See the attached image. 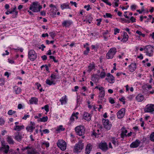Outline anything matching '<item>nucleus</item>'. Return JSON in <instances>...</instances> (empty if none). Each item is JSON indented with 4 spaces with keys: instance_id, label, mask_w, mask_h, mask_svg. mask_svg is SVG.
<instances>
[{
    "instance_id": "1",
    "label": "nucleus",
    "mask_w": 154,
    "mask_h": 154,
    "mask_svg": "<svg viewBox=\"0 0 154 154\" xmlns=\"http://www.w3.org/2000/svg\"><path fill=\"white\" fill-rule=\"evenodd\" d=\"M26 150L27 154H39V152L36 150L33 146H31L30 144L28 145V146L23 147L21 149L23 151Z\"/></svg>"
},
{
    "instance_id": "2",
    "label": "nucleus",
    "mask_w": 154,
    "mask_h": 154,
    "mask_svg": "<svg viewBox=\"0 0 154 154\" xmlns=\"http://www.w3.org/2000/svg\"><path fill=\"white\" fill-rule=\"evenodd\" d=\"M84 144L81 140H79L74 146L73 151L74 153H78L81 152L84 147Z\"/></svg>"
},
{
    "instance_id": "3",
    "label": "nucleus",
    "mask_w": 154,
    "mask_h": 154,
    "mask_svg": "<svg viewBox=\"0 0 154 154\" xmlns=\"http://www.w3.org/2000/svg\"><path fill=\"white\" fill-rule=\"evenodd\" d=\"M38 2H33L30 5L29 9L35 12H39L42 8V6L39 5H38Z\"/></svg>"
},
{
    "instance_id": "4",
    "label": "nucleus",
    "mask_w": 154,
    "mask_h": 154,
    "mask_svg": "<svg viewBox=\"0 0 154 154\" xmlns=\"http://www.w3.org/2000/svg\"><path fill=\"white\" fill-rule=\"evenodd\" d=\"M75 131L77 135L79 136H82V138H84L85 136H83L85 133V128L83 126H77L75 128Z\"/></svg>"
},
{
    "instance_id": "5",
    "label": "nucleus",
    "mask_w": 154,
    "mask_h": 154,
    "mask_svg": "<svg viewBox=\"0 0 154 154\" xmlns=\"http://www.w3.org/2000/svg\"><path fill=\"white\" fill-rule=\"evenodd\" d=\"M117 52L116 48H112L110 49L106 55V57L108 59H112L114 56Z\"/></svg>"
},
{
    "instance_id": "6",
    "label": "nucleus",
    "mask_w": 154,
    "mask_h": 154,
    "mask_svg": "<svg viewBox=\"0 0 154 154\" xmlns=\"http://www.w3.org/2000/svg\"><path fill=\"white\" fill-rule=\"evenodd\" d=\"M153 47L150 45L146 46L144 48L146 55L149 57H152L153 55Z\"/></svg>"
},
{
    "instance_id": "7",
    "label": "nucleus",
    "mask_w": 154,
    "mask_h": 154,
    "mask_svg": "<svg viewBox=\"0 0 154 154\" xmlns=\"http://www.w3.org/2000/svg\"><path fill=\"white\" fill-rule=\"evenodd\" d=\"M99 90L100 92L98 97L100 100H102V101H101V103H102L104 102H106V99L104 98L105 95L104 88L102 87H100L99 88Z\"/></svg>"
},
{
    "instance_id": "8",
    "label": "nucleus",
    "mask_w": 154,
    "mask_h": 154,
    "mask_svg": "<svg viewBox=\"0 0 154 154\" xmlns=\"http://www.w3.org/2000/svg\"><path fill=\"white\" fill-rule=\"evenodd\" d=\"M57 146L62 151L66 149V144L63 140H59L57 143Z\"/></svg>"
},
{
    "instance_id": "9",
    "label": "nucleus",
    "mask_w": 154,
    "mask_h": 154,
    "mask_svg": "<svg viewBox=\"0 0 154 154\" xmlns=\"http://www.w3.org/2000/svg\"><path fill=\"white\" fill-rule=\"evenodd\" d=\"M28 55L29 58L31 61H34L37 58L36 54L33 50H30L28 52Z\"/></svg>"
},
{
    "instance_id": "10",
    "label": "nucleus",
    "mask_w": 154,
    "mask_h": 154,
    "mask_svg": "<svg viewBox=\"0 0 154 154\" xmlns=\"http://www.w3.org/2000/svg\"><path fill=\"white\" fill-rule=\"evenodd\" d=\"M145 112H152L154 111V104H149L147 105L144 109Z\"/></svg>"
},
{
    "instance_id": "11",
    "label": "nucleus",
    "mask_w": 154,
    "mask_h": 154,
    "mask_svg": "<svg viewBox=\"0 0 154 154\" xmlns=\"http://www.w3.org/2000/svg\"><path fill=\"white\" fill-rule=\"evenodd\" d=\"M99 147L104 152H106L108 149L107 143L104 141H101L100 142L99 145Z\"/></svg>"
},
{
    "instance_id": "12",
    "label": "nucleus",
    "mask_w": 154,
    "mask_h": 154,
    "mask_svg": "<svg viewBox=\"0 0 154 154\" xmlns=\"http://www.w3.org/2000/svg\"><path fill=\"white\" fill-rule=\"evenodd\" d=\"M35 123L34 122H31L29 125L26 127V130L28 132L32 133L33 130L35 129Z\"/></svg>"
},
{
    "instance_id": "13",
    "label": "nucleus",
    "mask_w": 154,
    "mask_h": 154,
    "mask_svg": "<svg viewBox=\"0 0 154 154\" xmlns=\"http://www.w3.org/2000/svg\"><path fill=\"white\" fill-rule=\"evenodd\" d=\"M102 122L104 128L107 130H110L112 127V125L109 123V120L103 119Z\"/></svg>"
},
{
    "instance_id": "14",
    "label": "nucleus",
    "mask_w": 154,
    "mask_h": 154,
    "mask_svg": "<svg viewBox=\"0 0 154 154\" xmlns=\"http://www.w3.org/2000/svg\"><path fill=\"white\" fill-rule=\"evenodd\" d=\"M14 135V139L18 142H20L23 138L20 132L19 131H17L15 133Z\"/></svg>"
},
{
    "instance_id": "15",
    "label": "nucleus",
    "mask_w": 154,
    "mask_h": 154,
    "mask_svg": "<svg viewBox=\"0 0 154 154\" xmlns=\"http://www.w3.org/2000/svg\"><path fill=\"white\" fill-rule=\"evenodd\" d=\"M125 113V109L122 108L117 113V116L119 119H121L124 116Z\"/></svg>"
},
{
    "instance_id": "16",
    "label": "nucleus",
    "mask_w": 154,
    "mask_h": 154,
    "mask_svg": "<svg viewBox=\"0 0 154 154\" xmlns=\"http://www.w3.org/2000/svg\"><path fill=\"white\" fill-rule=\"evenodd\" d=\"M2 149L3 152L5 154H7L9 151V146L8 145H6L5 143H3L2 142Z\"/></svg>"
},
{
    "instance_id": "17",
    "label": "nucleus",
    "mask_w": 154,
    "mask_h": 154,
    "mask_svg": "<svg viewBox=\"0 0 154 154\" xmlns=\"http://www.w3.org/2000/svg\"><path fill=\"white\" fill-rule=\"evenodd\" d=\"M49 6L51 8L50 9L51 13L53 15H55L56 14V12L58 11L56 6L53 4H51Z\"/></svg>"
},
{
    "instance_id": "18",
    "label": "nucleus",
    "mask_w": 154,
    "mask_h": 154,
    "mask_svg": "<svg viewBox=\"0 0 154 154\" xmlns=\"http://www.w3.org/2000/svg\"><path fill=\"white\" fill-rule=\"evenodd\" d=\"M107 78H106V79L110 83H113L114 82L115 78L110 73H108L107 74Z\"/></svg>"
},
{
    "instance_id": "19",
    "label": "nucleus",
    "mask_w": 154,
    "mask_h": 154,
    "mask_svg": "<svg viewBox=\"0 0 154 154\" xmlns=\"http://www.w3.org/2000/svg\"><path fill=\"white\" fill-rule=\"evenodd\" d=\"M72 21L70 20H65L62 22V25L63 27H69L72 23Z\"/></svg>"
},
{
    "instance_id": "20",
    "label": "nucleus",
    "mask_w": 154,
    "mask_h": 154,
    "mask_svg": "<svg viewBox=\"0 0 154 154\" xmlns=\"http://www.w3.org/2000/svg\"><path fill=\"white\" fill-rule=\"evenodd\" d=\"M140 143V141L139 140H136L131 144L130 147L131 148H135L138 147Z\"/></svg>"
},
{
    "instance_id": "21",
    "label": "nucleus",
    "mask_w": 154,
    "mask_h": 154,
    "mask_svg": "<svg viewBox=\"0 0 154 154\" xmlns=\"http://www.w3.org/2000/svg\"><path fill=\"white\" fill-rule=\"evenodd\" d=\"M137 68V64L136 63H132L128 66V69L130 72H133Z\"/></svg>"
},
{
    "instance_id": "22",
    "label": "nucleus",
    "mask_w": 154,
    "mask_h": 154,
    "mask_svg": "<svg viewBox=\"0 0 154 154\" xmlns=\"http://www.w3.org/2000/svg\"><path fill=\"white\" fill-rule=\"evenodd\" d=\"M29 101L30 104H35L36 105L38 104V100L37 98L35 97H31Z\"/></svg>"
},
{
    "instance_id": "23",
    "label": "nucleus",
    "mask_w": 154,
    "mask_h": 154,
    "mask_svg": "<svg viewBox=\"0 0 154 154\" xmlns=\"http://www.w3.org/2000/svg\"><path fill=\"white\" fill-rule=\"evenodd\" d=\"M144 98V96L141 94H138L135 97L136 100L138 102H142Z\"/></svg>"
},
{
    "instance_id": "24",
    "label": "nucleus",
    "mask_w": 154,
    "mask_h": 154,
    "mask_svg": "<svg viewBox=\"0 0 154 154\" xmlns=\"http://www.w3.org/2000/svg\"><path fill=\"white\" fill-rule=\"evenodd\" d=\"M92 148V146L91 143L88 144L86 147L85 153L86 154H89Z\"/></svg>"
},
{
    "instance_id": "25",
    "label": "nucleus",
    "mask_w": 154,
    "mask_h": 154,
    "mask_svg": "<svg viewBox=\"0 0 154 154\" xmlns=\"http://www.w3.org/2000/svg\"><path fill=\"white\" fill-rule=\"evenodd\" d=\"M24 128V126L22 125H15L14 126L13 130L17 131H19Z\"/></svg>"
},
{
    "instance_id": "26",
    "label": "nucleus",
    "mask_w": 154,
    "mask_h": 154,
    "mask_svg": "<svg viewBox=\"0 0 154 154\" xmlns=\"http://www.w3.org/2000/svg\"><path fill=\"white\" fill-rule=\"evenodd\" d=\"M67 101V98L66 95H65L62 97L59 100L62 105L66 104Z\"/></svg>"
},
{
    "instance_id": "27",
    "label": "nucleus",
    "mask_w": 154,
    "mask_h": 154,
    "mask_svg": "<svg viewBox=\"0 0 154 154\" xmlns=\"http://www.w3.org/2000/svg\"><path fill=\"white\" fill-rule=\"evenodd\" d=\"M13 90L15 93L16 94H20L22 91L21 88L17 86H15L13 87Z\"/></svg>"
},
{
    "instance_id": "28",
    "label": "nucleus",
    "mask_w": 154,
    "mask_h": 154,
    "mask_svg": "<svg viewBox=\"0 0 154 154\" xmlns=\"http://www.w3.org/2000/svg\"><path fill=\"white\" fill-rule=\"evenodd\" d=\"M111 141L115 146H117L119 145V142L118 139L115 137H112L111 138Z\"/></svg>"
},
{
    "instance_id": "29",
    "label": "nucleus",
    "mask_w": 154,
    "mask_h": 154,
    "mask_svg": "<svg viewBox=\"0 0 154 154\" xmlns=\"http://www.w3.org/2000/svg\"><path fill=\"white\" fill-rule=\"evenodd\" d=\"M83 118L84 119L87 121H89L91 119L90 114L86 112H84L83 114Z\"/></svg>"
},
{
    "instance_id": "30",
    "label": "nucleus",
    "mask_w": 154,
    "mask_h": 154,
    "mask_svg": "<svg viewBox=\"0 0 154 154\" xmlns=\"http://www.w3.org/2000/svg\"><path fill=\"white\" fill-rule=\"evenodd\" d=\"M88 69L87 71L88 72H90L91 71L94 70L95 69V64L93 63H92L89 64V66H88Z\"/></svg>"
},
{
    "instance_id": "31",
    "label": "nucleus",
    "mask_w": 154,
    "mask_h": 154,
    "mask_svg": "<svg viewBox=\"0 0 154 154\" xmlns=\"http://www.w3.org/2000/svg\"><path fill=\"white\" fill-rule=\"evenodd\" d=\"M60 8L62 10H63L65 9H70L69 4L64 3L60 5Z\"/></svg>"
},
{
    "instance_id": "32",
    "label": "nucleus",
    "mask_w": 154,
    "mask_h": 154,
    "mask_svg": "<svg viewBox=\"0 0 154 154\" xmlns=\"http://www.w3.org/2000/svg\"><path fill=\"white\" fill-rule=\"evenodd\" d=\"M79 114V112H76L75 113H73L72 114L70 118V120L71 122L74 121L75 119L74 117H75L76 119L78 118V117L77 115H78Z\"/></svg>"
},
{
    "instance_id": "33",
    "label": "nucleus",
    "mask_w": 154,
    "mask_h": 154,
    "mask_svg": "<svg viewBox=\"0 0 154 154\" xmlns=\"http://www.w3.org/2000/svg\"><path fill=\"white\" fill-rule=\"evenodd\" d=\"M128 38V36L127 33L125 32H124L123 37L121 40V41L123 42H127Z\"/></svg>"
},
{
    "instance_id": "34",
    "label": "nucleus",
    "mask_w": 154,
    "mask_h": 154,
    "mask_svg": "<svg viewBox=\"0 0 154 154\" xmlns=\"http://www.w3.org/2000/svg\"><path fill=\"white\" fill-rule=\"evenodd\" d=\"M7 141L9 144H14V140L11 136H8L7 138Z\"/></svg>"
},
{
    "instance_id": "35",
    "label": "nucleus",
    "mask_w": 154,
    "mask_h": 154,
    "mask_svg": "<svg viewBox=\"0 0 154 154\" xmlns=\"http://www.w3.org/2000/svg\"><path fill=\"white\" fill-rule=\"evenodd\" d=\"M127 132L128 131L127 130H123L121 134V137L123 139H124L125 137H127V134H126Z\"/></svg>"
},
{
    "instance_id": "36",
    "label": "nucleus",
    "mask_w": 154,
    "mask_h": 154,
    "mask_svg": "<svg viewBox=\"0 0 154 154\" xmlns=\"http://www.w3.org/2000/svg\"><path fill=\"white\" fill-rule=\"evenodd\" d=\"M48 118L47 116H44L38 120V121L42 122H45L48 121Z\"/></svg>"
},
{
    "instance_id": "37",
    "label": "nucleus",
    "mask_w": 154,
    "mask_h": 154,
    "mask_svg": "<svg viewBox=\"0 0 154 154\" xmlns=\"http://www.w3.org/2000/svg\"><path fill=\"white\" fill-rule=\"evenodd\" d=\"M93 20V18L91 16H89V17H87L86 19L84 20V22H86V23H91L92 20Z\"/></svg>"
},
{
    "instance_id": "38",
    "label": "nucleus",
    "mask_w": 154,
    "mask_h": 154,
    "mask_svg": "<svg viewBox=\"0 0 154 154\" xmlns=\"http://www.w3.org/2000/svg\"><path fill=\"white\" fill-rule=\"evenodd\" d=\"M5 120L3 117H0V125L2 126L4 125L5 124Z\"/></svg>"
},
{
    "instance_id": "39",
    "label": "nucleus",
    "mask_w": 154,
    "mask_h": 154,
    "mask_svg": "<svg viewBox=\"0 0 154 154\" xmlns=\"http://www.w3.org/2000/svg\"><path fill=\"white\" fill-rule=\"evenodd\" d=\"M46 83L47 84L51 86L52 85H54L55 84V83L52 81H51L49 79H47L46 81Z\"/></svg>"
},
{
    "instance_id": "40",
    "label": "nucleus",
    "mask_w": 154,
    "mask_h": 154,
    "mask_svg": "<svg viewBox=\"0 0 154 154\" xmlns=\"http://www.w3.org/2000/svg\"><path fill=\"white\" fill-rule=\"evenodd\" d=\"M65 130V128L63 127L62 125H60L59 127H57L56 130V131L57 132H59L60 131H63Z\"/></svg>"
},
{
    "instance_id": "41",
    "label": "nucleus",
    "mask_w": 154,
    "mask_h": 154,
    "mask_svg": "<svg viewBox=\"0 0 154 154\" xmlns=\"http://www.w3.org/2000/svg\"><path fill=\"white\" fill-rule=\"evenodd\" d=\"M103 17L104 18H112V16L110 13H106L105 15H104Z\"/></svg>"
},
{
    "instance_id": "42",
    "label": "nucleus",
    "mask_w": 154,
    "mask_h": 154,
    "mask_svg": "<svg viewBox=\"0 0 154 154\" xmlns=\"http://www.w3.org/2000/svg\"><path fill=\"white\" fill-rule=\"evenodd\" d=\"M86 50L85 51L83 52V54L86 55H88L90 51V48L88 47H86Z\"/></svg>"
},
{
    "instance_id": "43",
    "label": "nucleus",
    "mask_w": 154,
    "mask_h": 154,
    "mask_svg": "<svg viewBox=\"0 0 154 154\" xmlns=\"http://www.w3.org/2000/svg\"><path fill=\"white\" fill-rule=\"evenodd\" d=\"M149 138L151 141L154 142V132L151 133L150 135Z\"/></svg>"
},
{
    "instance_id": "44",
    "label": "nucleus",
    "mask_w": 154,
    "mask_h": 154,
    "mask_svg": "<svg viewBox=\"0 0 154 154\" xmlns=\"http://www.w3.org/2000/svg\"><path fill=\"white\" fill-rule=\"evenodd\" d=\"M42 146L43 145H45L47 148H48L49 146V143L48 142L45 141L42 142Z\"/></svg>"
},
{
    "instance_id": "45",
    "label": "nucleus",
    "mask_w": 154,
    "mask_h": 154,
    "mask_svg": "<svg viewBox=\"0 0 154 154\" xmlns=\"http://www.w3.org/2000/svg\"><path fill=\"white\" fill-rule=\"evenodd\" d=\"M49 34L53 39H54V38L56 35V34L54 32H50L49 33Z\"/></svg>"
},
{
    "instance_id": "46",
    "label": "nucleus",
    "mask_w": 154,
    "mask_h": 154,
    "mask_svg": "<svg viewBox=\"0 0 154 154\" xmlns=\"http://www.w3.org/2000/svg\"><path fill=\"white\" fill-rule=\"evenodd\" d=\"M49 58L50 59H53V61L55 63H57L58 62V60H56L55 57L53 56H49Z\"/></svg>"
},
{
    "instance_id": "47",
    "label": "nucleus",
    "mask_w": 154,
    "mask_h": 154,
    "mask_svg": "<svg viewBox=\"0 0 154 154\" xmlns=\"http://www.w3.org/2000/svg\"><path fill=\"white\" fill-rule=\"evenodd\" d=\"M49 106L48 105H46L44 107H42V109H44L45 111L47 112H48L49 111Z\"/></svg>"
},
{
    "instance_id": "48",
    "label": "nucleus",
    "mask_w": 154,
    "mask_h": 154,
    "mask_svg": "<svg viewBox=\"0 0 154 154\" xmlns=\"http://www.w3.org/2000/svg\"><path fill=\"white\" fill-rule=\"evenodd\" d=\"M12 16L11 17L12 18H14L17 17V16L18 14V11H15L14 12V13L12 14Z\"/></svg>"
},
{
    "instance_id": "49",
    "label": "nucleus",
    "mask_w": 154,
    "mask_h": 154,
    "mask_svg": "<svg viewBox=\"0 0 154 154\" xmlns=\"http://www.w3.org/2000/svg\"><path fill=\"white\" fill-rule=\"evenodd\" d=\"M16 112L15 111H13L12 110H10L8 111V114L9 115H12L13 114H14Z\"/></svg>"
},
{
    "instance_id": "50",
    "label": "nucleus",
    "mask_w": 154,
    "mask_h": 154,
    "mask_svg": "<svg viewBox=\"0 0 154 154\" xmlns=\"http://www.w3.org/2000/svg\"><path fill=\"white\" fill-rule=\"evenodd\" d=\"M136 33L138 34L140 36H142L143 37H144L145 36V34H144L142 33L141 32L137 30L136 31Z\"/></svg>"
},
{
    "instance_id": "51",
    "label": "nucleus",
    "mask_w": 154,
    "mask_h": 154,
    "mask_svg": "<svg viewBox=\"0 0 154 154\" xmlns=\"http://www.w3.org/2000/svg\"><path fill=\"white\" fill-rule=\"evenodd\" d=\"M99 134V133H96L95 130H94L92 132V134H91L92 136H94L95 137H96L97 135Z\"/></svg>"
},
{
    "instance_id": "52",
    "label": "nucleus",
    "mask_w": 154,
    "mask_h": 154,
    "mask_svg": "<svg viewBox=\"0 0 154 154\" xmlns=\"http://www.w3.org/2000/svg\"><path fill=\"white\" fill-rule=\"evenodd\" d=\"M84 8L86 9L87 11H88L91 9V8L90 7V5H89L84 6Z\"/></svg>"
},
{
    "instance_id": "53",
    "label": "nucleus",
    "mask_w": 154,
    "mask_h": 154,
    "mask_svg": "<svg viewBox=\"0 0 154 154\" xmlns=\"http://www.w3.org/2000/svg\"><path fill=\"white\" fill-rule=\"evenodd\" d=\"M110 36V35H103V37L105 40H107L108 38Z\"/></svg>"
},
{
    "instance_id": "54",
    "label": "nucleus",
    "mask_w": 154,
    "mask_h": 154,
    "mask_svg": "<svg viewBox=\"0 0 154 154\" xmlns=\"http://www.w3.org/2000/svg\"><path fill=\"white\" fill-rule=\"evenodd\" d=\"M125 98L124 97H122L119 98V100L121 102H122L123 104H125Z\"/></svg>"
},
{
    "instance_id": "55",
    "label": "nucleus",
    "mask_w": 154,
    "mask_h": 154,
    "mask_svg": "<svg viewBox=\"0 0 154 154\" xmlns=\"http://www.w3.org/2000/svg\"><path fill=\"white\" fill-rule=\"evenodd\" d=\"M100 75L101 78H103L106 76V73L104 72H102L100 74Z\"/></svg>"
},
{
    "instance_id": "56",
    "label": "nucleus",
    "mask_w": 154,
    "mask_h": 154,
    "mask_svg": "<svg viewBox=\"0 0 154 154\" xmlns=\"http://www.w3.org/2000/svg\"><path fill=\"white\" fill-rule=\"evenodd\" d=\"M102 20V19L101 18L98 19L96 20V21L98 22L97 24V26H99L100 25Z\"/></svg>"
},
{
    "instance_id": "57",
    "label": "nucleus",
    "mask_w": 154,
    "mask_h": 154,
    "mask_svg": "<svg viewBox=\"0 0 154 154\" xmlns=\"http://www.w3.org/2000/svg\"><path fill=\"white\" fill-rule=\"evenodd\" d=\"M120 31V30L117 28H115L114 29V34L116 35L117 34V33H119V32Z\"/></svg>"
},
{
    "instance_id": "58",
    "label": "nucleus",
    "mask_w": 154,
    "mask_h": 154,
    "mask_svg": "<svg viewBox=\"0 0 154 154\" xmlns=\"http://www.w3.org/2000/svg\"><path fill=\"white\" fill-rule=\"evenodd\" d=\"M54 41L52 40L51 41H50L49 40H46V43L47 44L49 45L50 44H53L54 43Z\"/></svg>"
},
{
    "instance_id": "59",
    "label": "nucleus",
    "mask_w": 154,
    "mask_h": 154,
    "mask_svg": "<svg viewBox=\"0 0 154 154\" xmlns=\"http://www.w3.org/2000/svg\"><path fill=\"white\" fill-rule=\"evenodd\" d=\"M102 1L106 3L107 5L111 6V3L109 2L108 1V0H101Z\"/></svg>"
},
{
    "instance_id": "60",
    "label": "nucleus",
    "mask_w": 154,
    "mask_h": 154,
    "mask_svg": "<svg viewBox=\"0 0 154 154\" xmlns=\"http://www.w3.org/2000/svg\"><path fill=\"white\" fill-rule=\"evenodd\" d=\"M136 7L137 6L136 5H133L131 6V8L132 10L134 11L136 10Z\"/></svg>"
},
{
    "instance_id": "61",
    "label": "nucleus",
    "mask_w": 154,
    "mask_h": 154,
    "mask_svg": "<svg viewBox=\"0 0 154 154\" xmlns=\"http://www.w3.org/2000/svg\"><path fill=\"white\" fill-rule=\"evenodd\" d=\"M109 101L111 104H113L115 103V101L114 99L111 97L109 98Z\"/></svg>"
},
{
    "instance_id": "62",
    "label": "nucleus",
    "mask_w": 154,
    "mask_h": 154,
    "mask_svg": "<svg viewBox=\"0 0 154 154\" xmlns=\"http://www.w3.org/2000/svg\"><path fill=\"white\" fill-rule=\"evenodd\" d=\"M30 117V115H29L28 114H25L24 115V116L22 117V119L24 120H26L27 118H29Z\"/></svg>"
},
{
    "instance_id": "63",
    "label": "nucleus",
    "mask_w": 154,
    "mask_h": 154,
    "mask_svg": "<svg viewBox=\"0 0 154 154\" xmlns=\"http://www.w3.org/2000/svg\"><path fill=\"white\" fill-rule=\"evenodd\" d=\"M50 77L51 78V80H52V79H56V76L55 75L52 74H51Z\"/></svg>"
},
{
    "instance_id": "64",
    "label": "nucleus",
    "mask_w": 154,
    "mask_h": 154,
    "mask_svg": "<svg viewBox=\"0 0 154 154\" xmlns=\"http://www.w3.org/2000/svg\"><path fill=\"white\" fill-rule=\"evenodd\" d=\"M40 14L42 16H45L46 14V11H42L40 12Z\"/></svg>"
}]
</instances>
